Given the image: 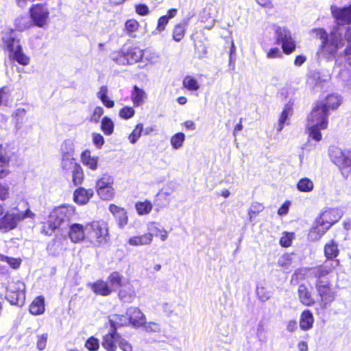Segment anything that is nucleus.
<instances>
[{"label": "nucleus", "instance_id": "nucleus-1", "mask_svg": "<svg viewBox=\"0 0 351 351\" xmlns=\"http://www.w3.org/2000/svg\"><path fill=\"white\" fill-rule=\"evenodd\" d=\"M317 38L321 40L318 47L316 55L318 59L331 60L337 57L338 51L345 45V40L347 45L343 52L339 55L335 61V66H340L341 57L344 56L345 60L351 56V29L348 27L343 37V31L339 27H334L330 36L326 31L322 28L315 29L313 31Z\"/></svg>", "mask_w": 351, "mask_h": 351}, {"label": "nucleus", "instance_id": "nucleus-2", "mask_svg": "<svg viewBox=\"0 0 351 351\" xmlns=\"http://www.w3.org/2000/svg\"><path fill=\"white\" fill-rule=\"evenodd\" d=\"M75 214L76 208L73 205L62 204L55 207L44 223L42 232L45 235H51L63 223L70 221Z\"/></svg>", "mask_w": 351, "mask_h": 351}, {"label": "nucleus", "instance_id": "nucleus-3", "mask_svg": "<svg viewBox=\"0 0 351 351\" xmlns=\"http://www.w3.org/2000/svg\"><path fill=\"white\" fill-rule=\"evenodd\" d=\"M343 212L338 208H326L316 219L315 224L309 233L311 241L319 240L335 223L339 221Z\"/></svg>", "mask_w": 351, "mask_h": 351}, {"label": "nucleus", "instance_id": "nucleus-4", "mask_svg": "<svg viewBox=\"0 0 351 351\" xmlns=\"http://www.w3.org/2000/svg\"><path fill=\"white\" fill-rule=\"evenodd\" d=\"M328 123V112L317 104L307 118L306 129L308 136L315 141L322 138L321 130H326Z\"/></svg>", "mask_w": 351, "mask_h": 351}, {"label": "nucleus", "instance_id": "nucleus-5", "mask_svg": "<svg viewBox=\"0 0 351 351\" xmlns=\"http://www.w3.org/2000/svg\"><path fill=\"white\" fill-rule=\"evenodd\" d=\"M88 239L95 245H101L108 242V226L104 221H93L86 223Z\"/></svg>", "mask_w": 351, "mask_h": 351}, {"label": "nucleus", "instance_id": "nucleus-6", "mask_svg": "<svg viewBox=\"0 0 351 351\" xmlns=\"http://www.w3.org/2000/svg\"><path fill=\"white\" fill-rule=\"evenodd\" d=\"M315 289L319 297V303L321 308L326 309L335 300V291L332 289L328 279L317 280Z\"/></svg>", "mask_w": 351, "mask_h": 351}, {"label": "nucleus", "instance_id": "nucleus-7", "mask_svg": "<svg viewBox=\"0 0 351 351\" xmlns=\"http://www.w3.org/2000/svg\"><path fill=\"white\" fill-rule=\"evenodd\" d=\"M29 15L34 26L46 28L49 24V10L46 3L34 4L29 8Z\"/></svg>", "mask_w": 351, "mask_h": 351}, {"label": "nucleus", "instance_id": "nucleus-8", "mask_svg": "<svg viewBox=\"0 0 351 351\" xmlns=\"http://www.w3.org/2000/svg\"><path fill=\"white\" fill-rule=\"evenodd\" d=\"M6 298L11 304L22 306L25 300V285L17 280L12 282L7 288Z\"/></svg>", "mask_w": 351, "mask_h": 351}, {"label": "nucleus", "instance_id": "nucleus-9", "mask_svg": "<svg viewBox=\"0 0 351 351\" xmlns=\"http://www.w3.org/2000/svg\"><path fill=\"white\" fill-rule=\"evenodd\" d=\"M34 213L29 209H27L23 213L6 214L2 218H0V231L2 232H8L14 229L19 221L25 218H34Z\"/></svg>", "mask_w": 351, "mask_h": 351}, {"label": "nucleus", "instance_id": "nucleus-10", "mask_svg": "<svg viewBox=\"0 0 351 351\" xmlns=\"http://www.w3.org/2000/svg\"><path fill=\"white\" fill-rule=\"evenodd\" d=\"M5 43L13 60L23 66L29 64L30 58L24 53L19 39L10 37L5 40Z\"/></svg>", "mask_w": 351, "mask_h": 351}, {"label": "nucleus", "instance_id": "nucleus-11", "mask_svg": "<svg viewBox=\"0 0 351 351\" xmlns=\"http://www.w3.org/2000/svg\"><path fill=\"white\" fill-rule=\"evenodd\" d=\"M331 12L338 25L351 23V5L344 8L332 5Z\"/></svg>", "mask_w": 351, "mask_h": 351}, {"label": "nucleus", "instance_id": "nucleus-12", "mask_svg": "<svg viewBox=\"0 0 351 351\" xmlns=\"http://www.w3.org/2000/svg\"><path fill=\"white\" fill-rule=\"evenodd\" d=\"M339 260H327L323 265L314 268L312 274H314L317 280L324 279L323 278L330 274L339 265Z\"/></svg>", "mask_w": 351, "mask_h": 351}, {"label": "nucleus", "instance_id": "nucleus-13", "mask_svg": "<svg viewBox=\"0 0 351 351\" xmlns=\"http://www.w3.org/2000/svg\"><path fill=\"white\" fill-rule=\"evenodd\" d=\"M87 229L82 223H73L69 226L68 235L72 243H78L83 241L86 238L85 231Z\"/></svg>", "mask_w": 351, "mask_h": 351}, {"label": "nucleus", "instance_id": "nucleus-14", "mask_svg": "<svg viewBox=\"0 0 351 351\" xmlns=\"http://www.w3.org/2000/svg\"><path fill=\"white\" fill-rule=\"evenodd\" d=\"M126 314L128 316L130 324L134 327L138 328L145 324L146 321L145 315L138 308L130 306L128 308Z\"/></svg>", "mask_w": 351, "mask_h": 351}, {"label": "nucleus", "instance_id": "nucleus-15", "mask_svg": "<svg viewBox=\"0 0 351 351\" xmlns=\"http://www.w3.org/2000/svg\"><path fill=\"white\" fill-rule=\"evenodd\" d=\"M94 191L93 189H85L80 186L77 188L73 193V201L78 205L82 206L86 204L93 197Z\"/></svg>", "mask_w": 351, "mask_h": 351}, {"label": "nucleus", "instance_id": "nucleus-16", "mask_svg": "<svg viewBox=\"0 0 351 351\" xmlns=\"http://www.w3.org/2000/svg\"><path fill=\"white\" fill-rule=\"evenodd\" d=\"M121 335L112 329L103 337L101 346L107 351H115L117 348Z\"/></svg>", "mask_w": 351, "mask_h": 351}, {"label": "nucleus", "instance_id": "nucleus-17", "mask_svg": "<svg viewBox=\"0 0 351 351\" xmlns=\"http://www.w3.org/2000/svg\"><path fill=\"white\" fill-rule=\"evenodd\" d=\"M109 210L115 217L119 228L121 229L124 228L128 222L126 210L123 208L113 204L109 206Z\"/></svg>", "mask_w": 351, "mask_h": 351}, {"label": "nucleus", "instance_id": "nucleus-18", "mask_svg": "<svg viewBox=\"0 0 351 351\" xmlns=\"http://www.w3.org/2000/svg\"><path fill=\"white\" fill-rule=\"evenodd\" d=\"M342 99L341 97L337 94H331L328 95L323 101L318 102L317 104L319 107H323L326 112H328L330 110L337 109L341 104Z\"/></svg>", "mask_w": 351, "mask_h": 351}, {"label": "nucleus", "instance_id": "nucleus-19", "mask_svg": "<svg viewBox=\"0 0 351 351\" xmlns=\"http://www.w3.org/2000/svg\"><path fill=\"white\" fill-rule=\"evenodd\" d=\"M147 234L152 235V242L153 241L154 237H158L161 241H165L169 237V232L165 228H160L158 223L152 221L147 224Z\"/></svg>", "mask_w": 351, "mask_h": 351}, {"label": "nucleus", "instance_id": "nucleus-20", "mask_svg": "<svg viewBox=\"0 0 351 351\" xmlns=\"http://www.w3.org/2000/svg\"><path fill=\"white\" fill-rule=\"evenodd\" d=\"M81 162L87 168L96 171L98 168L99 158L92 155L89 150H85L81 154Z\"/></svg>", "mask_w": 351, "mask_h": 351}, {"label": "nucleus", "instance_id": "nucleus-21", "mask_svg": "<svg viewBox=\"0 0 351 351\" xmlns=\"http://www.w3.org/2000/svg\"><path fill=\"white\" fill-rule=\"evenodd\" d=\"M128 244L132 247L149 245L152 243V235L145 233L140 235L130 237L127 241Z\"/></svg>", "mask_w": 351, "mask_h": 351}, {"label": "nucleus", "instance_id": "nucleus-22", "mask_svg": "<svg viewBox=\"0 0 351 351\" xmlns=\"http://www.w3.org/2000/svg\"><path fill=\"white\" fill-rule=\"evenodd\" d=\"M298 293L299 300L302 304L311 306L315 304V300L311 291L304 285H300L299 286Z\"/></svg>", "mask_w": 351, "mask_h": 351}, {"label": "nucleus", "instance_id": "nucleus-23", "mask_svg": "<svg viewBox=\"0 0 351 351\" xmlns=\"http://www.w3.org/2000/svg\"><path fill=\"white\" fill-rule=\"evenodd\" d=\"M88 286L95 293L102 296H108L112 292L107 282L103 280H97L93 283H89Z\"/></svg>", "mask_w": 351, "mask_h": 351}, {"label": "nucleus", "instance_id": "nucleus-24", "mask_svg": "<svg viewBox=\"0 0 351 351\" xmlns=\"http://www.w3.org/2000/svg\"><path fill=\"white\" fill-rule=\"evenodd\" d=\"M131 99L134 106H140L147 99V94L143 88L134 86L131 93Z\"/></svg>", "mask_w": 351, "mask_h": 351}, {"label": "nucleus", "instance_id": "nucleus-25", "mask_svg": "<svg viewBox=\"0 0 351 351\" xmlns=\"http://www.w3.org/2000/svg\"><path fill=\"white\" fill-rule=\"evenodd\" d=\"M110 329L117 331V329L122 326L130 324L128 316L124 315L114 314L110 317Z\"/></svg>", "mask_w": 351, "mask_h": 351}, {"label": "nucleus", "instance_id": "nucleus-26", "mask_svg": "<svg viewBox=\"0 0 351 351\" xmlns=\"http://www.w3.org/2000/svg\"><path fill=\"white\" fill-rule=\"evenodd\" d=\"M314 324V317L309 310H304L300 317V327L302 330L311 329Z\"/></svg>", "mask_w": 351, "mask_h": 351}, {"label": "nucleus", "instance_id": "nucleus-27", "mask_svg": "<svg viewBox=\"0 0 351 351\" xmlns=\"http://www.w3.org/2000/svg\"><path fill=\"white\" fill-rule=\"evenodd\" d=\"M136 291L131 285L121 289L119 292V298L123 302L132 303L136 298Z\"/></svg>", "mask_w": 351, "mask_h": 351}, {"label": "nucleus", "instance_id": "nucleus-28", "mask_svg": "<svg viewBox=\"0 0 351 351\" xmlns=\"http://www.w3.org/2000/svg\"><path fill=\"white\" fill-rule=\"evenodd\" d=\"M339 254L338 244L335 241L330 240L325 244L324 256L327 260H335Z\"/></svg>", "mask_w": 351, "mask_h": 351}, {"label": "nucleus", "instance_id": "nucleus-29", "mask_svg": "<svg viewBox=\"0 0 351 351\" xmlns=\"http://www.w3.org/2000/svg\"><path fill=\"white\" fill-rule=\"evenodd\" d=\"M45 309V299L43 296L36 298L29 306V312L34 315L43 314Z\"/></svg>", "mask_w": 351, "mask_h": 351}, {"label": "nucleus", "instance_id": "nucleus-30", "mask_svg": "<svg viewBox=\"0 0 351 351\" xmlns=\"http://www.w3.org/2000/svg\"><path fill=\"white\" fill-rule=\"evenodd\" d=\"M14 25L17 30L23 32L32 27L34 25L31 17L28 16H20L15 19Z\"/></svg>", "mask_w": 351, "mask_h": 351}, {"label": "nucleus", "instance_id": "nucleus-31", "mask_svg": "<svg viewBox=\"0 0 351 351\" xmlns=\"http://www.w3.org/2000/svg\"><path fill=\"white\" fill-rule=\"evenodd\" d=\"M114 178L108 173H104L98 178L95 184V190H101L106 188L113 187Z\"/></svg>", "mask_w": 351, "mask_h": 351}, {"label": "nucleus", "instance_id": "nucleus-32", "mask_svg": "<svg viewBox=\"0 0 351 351\" xmlns=\"http://www.w3.org/2000/svg\"><path fill=\"white\" fill-rule=\"evenodd\" d=\"M9 158L5 149L0 145V178H4L9 173Z\"/></svg>", "mask_w": 351, "mask_h": 351}, {"label": "nucleus", "instance_id": "nucleus-33", "mask_svg": "<svg viewBox=\"0 0 351 351\" xmlns=\"http://www.w3.org/2000/svg\"><path fill=\"white\" fill-rule=\"evenodd\" d=\"M127 58L130 64L136 63L140 61L143 56V51L138 47L130 48L125 50Z\"/></svg>", "mask_w": 351, "mask_h": 351}, {"label": "nucleus", "instance_id": "nucleus-34", "mask_svg": "<svg viewBox=\"0 0 351 351\" xmlns=\"http://www.w3.org/2000/svg\"><path fill=\"white\" fill-rule=\"evenodd\" d=\"M296 187L300 192L310 193L314 189V183L310 178H303L298 180Z\"/></svg>", "mask_w": 351, "mask_h": 351}, {"label": "nucleus", "instance_id": "nucleus-35", "mask_svg": "<svg viewBox=\"0 0 351 351\" xmlns=\"http://www.w3.org/2000/svg\"><path fill=\"white\" fill-rule=\"evenodd\" d=\"M78 165L75 162L74 156H61L60 167L64 171H71Z\"/></svg>", "mask_w": 351, "mask_h": 351}, {"label": "nucleus", "instance_id": "nucleus-36", "mask_svg": "<svg viewBox=\"0 0 351 351\" xmlns=\"http://www.w3.org/2000/svg\"><path fill=\"white\" fill-rule=\"evenodd\" d=\"M187 25L188 21H184L182 23H178L175 26L173 32V38L174 40H176V42H179L183 38L185 34L186 27L187 26Z\"/></svg>", "mask_w": 351, "mask_h": 351}, {"label": "nucleus", "instance_id": "nucleus-37", "mask_svg": "<svg viewBox=\"0 0 351 351\" xmlns=\"http://www.w3.org/2000/svg\"><path fill=\"white\" fill-rule=\"evenodd\" d=\"M114 124L111 119L104 117L101 119V129L105 135L109 136L113 133Z\"/></svg>", "mask_w": 351, "mask_h": 351}, {"label": "nucleus", "instance_id": "nucleus-38", "mask_svg": "<svg viewBox=\"0 0 351 351\" xmlns=\"http://www.w3.org/2000/svg\"><path fill=\"white\" fill-rule=\"evenodd\" d=\"M185 134L182 132H178L173 135L170 139V143L174 149H180L185 141Z\"/></svg>", "mask_w": 351, "mask_h": 351}, {"label": "nucleus", "instance_id": "nucleus-39", "mask_svg": "<svg viewBox=\"0 0 351 351\" xmlns=\"http://www.w3.org/2000/svg\"><path fill=\"white\" fill-rule=\"evenodd\" d=\"M183 86L191 91H195L199 88V84L197 80L191 75H187L184 78Z\"/></svg>", "mask_w": 351, "mask_h": 351}, {"label": "nucleus", "instance_id": "nucleus-40", "mask_svg": "<svg viewBox=\"0 0 351 351\" xmlns=\"http://www.w3.org/2000/svg\"><path fill=\"white\" fill-rule=\"evenodd\" d=\"M61 156H74V144L71 140H65L60 146Z\"/></svg>", "mask_w": 351, "mask_h": 351}, {"label": "nucleus", "instance_id": "nucleus-41", "mask_svg": "<svg viewBox=\"0 0 351 351\" xmlns=\"http://www.w3.org/2000/svg\"><path fill=\"white\" fill-rule=\"evenodd\" d=\"M98 196L105 201H110L113 199L115 195V190L114 187H108L101 190L96 191Z\"/></svg>", "mask_w": 351, "mask_h": 351}, {"label": "nucleus", "instance_id": "nucleus-42", "mask_svg": "<svg viewBox=\"0 0 351 351\" xmlns=\"http://www.w3.org/2000/svg\"><path fill=\"white\" fill-rule=\"evenodd\" d=\"M136 209L141 215H147L152 210V204L149 201L137 202Z\"/></svg>", "mask_w": 351, "mask_h": 351}, {"label": "nucleus", "instance_id": "nucleus-43", "mask_svg": "<svg viewBox=\"0 0 351 351\" xmlns=\"http://www.w3.org/2000/svg\"><path fill=\"white\" fill-rule=\"evenodd\" d=\"M0 261L6 262L12 269H18L21 264V258L10 257L0 253Z\"/></svg>", "mask_w": 351, "mask_h": 351}, {"label": "nucleus", "instance_id": "nucleus-44", "mask_svg": "<svg viewBox=\"0 0 351 351\" xmlns=\"http://www.w3.org/2000/svg\"><path fill=\"white\" fill-rule=\"evenodd\" d=\"M73 171V182L75 185L82 183L84 180V171L80 165L71 169Z\"/></svg>", "mask_w": 351, "mask_h": 351}, {"label": "nucleus", "instance_id": "nucleus-45", "mask_svg": "<svg viewBox=\"0 0 351 351\" xmlns=\"http://www.w3.org/2000/svg\"><path fill=\"white\" fill-rule=\"evenodd\" d=\"M292 114V109L289 106H285L283 111L281 113V115L279 119L278 128V131L280 132L283 128L286 121L288 119L289 117Z\"/></svg>", "mask_w": 351, "mask_h": 351}, {"label": "nucleus", "instance_id": "nucleus-46", "mask_svg": "<svg viewBox=\"0 0 351 351\" xmlns=\"http://www.w3.org/2000/svg\"><path fill=\"white\" fill-rule=\"evenodd\" d=\"M143 130V125L142 123H138L136 125L133 131L128 136V139L132 144H134L141 137Z\"/></svg>", "mask_w": 351, "mask_h": 351}, {"label": "nucleus", "instance_id": "nucleus-47", "mask_svg": "<svg viewBox=\"0 0 351 351\" xmlns=\"http://www.w3.org/2000/svg\"><path fill=\"white\" fill-rule=\"evenodd\" d=\"M275 32L278 43H282L285 39H288L291 36L290 32L285 27H277Z\"/></svg>", "mask_w": 351, "mask_h": 351}, {"label": "nucleus", "instance_id": "nucleus-48", "mask_svg": "<svg viewBox=\"0 0 351 351\" xmlns=\"http://www.w3.org/2000/svg\"><path fill=\"white\" fill-rule=\"evenodd\" d=\"M293 238L294 234L293 232H284L280 239V245L284 247H289L292 243Z\"/></svg>", "mask_w": 351, "mask_h": 351}, {"label": "nucleus", "instance_id": "nucleus-49", "mask_svg": "<svg viewBox=\"0 0 351 351\" xmlns=\"http://www.w3.org/2000/svg\"><path fill=\"white\" fill-rule=\"evenodd\" d=\"M282 47L285 53H291L295 49V44L291 38V36L288 39H285L282 43Z\"/></svg>", "mask_w": 351, "mask_h": 351}, {"label": "nucleus", "instance_id": "nucleus-50", "mask_svg": "<svg viewBox=\"0 0 351 351\" xmlns=\"http://www.w3.org/2000/svg\"><path fill=\"white\" fill-rule=\"evenodd\" d=\"M291 263H292L291 256L288 254H283L278 260V265L284 268L285 269H289Z\"/></svg>", "mask_w": 351, "mask_h": 351}, {"label": "nucleus", "instance_id": "nucleus-51", "mask_svg": "<svg viewBox=\"0 0 351 351\" xmlns=\"http://www.w3.org/2000/svg\"><path fill=\"white\" fill-rule=\"evenodd\" d=\"M263 206L258 202L253 203L248 211V215L250 219L252 221L254 217L256 216L257 214L261 213L263 210Z\"/></svg>", "mask_w": 351, "mask_h": 351}, {"label": "nucleus", "instance_id": "nucleus-52", "mask_svg": "<svg viewBox=\"0 0 351 351\" xmlns=\"http://www.w3.org/2000/svg\"><path fill=\"white\" fill-rule=\"evenodd\" d=\"M135 110L132 107L124 106L119 111V117L123 119H129L134 117Z\"/></svg>", "mask_w": 351, "mask_h": 351}, {"label": "nucleus", "instance_id": "nucleus-53", "mask_svg": "<svg viewBox=\"0 0 351 351\" xmlns=\"http://www.w3.org/2000/svg\"><path fill=\"white\" fill-rule=\"evenodd\" d=\"M113 60L119 64L125 65L129 64V60L127 58V56L125 49H122L115 56L113 57Z\"/></svg>", "mask_w": 351, "mask_h": 351}, {"label": "nucleus", "instance_id": "nucleus-54", "mask_svg": "<svg viewBox=\"0 0 351 351\" xmlns=\"http://www.w3.org/2000/svg\"><path fill=\"white\" fill-rule=\"evenodd\" d=\"M144 330L149 333H158L160 332V326L156 322H148L143 324Z\"/></svg>", "mask_w": 351, "mask_h": 351}, {"label": "nucleus", "instance_id": "nucleus-55", "mask_svg": "<svg viewBox=\"0 0 351 351\" xmlns=\"http://www.w3.org/2000/svg\"><path fill=\"white\" fill-rule=\"evenodd\" d=\"M125 27L129 33H133L138 30L139 23L135 19H129L125 22Z\"/></svg>", "mask_w": 351, "mask_h": 351}, {"label": "nucleus", "instance_id": "nucleus-56", "mask_svg": "<svg viewBox=\"0 0 351 351\" xmlns=\"http://www.w3.org/2000/svg\"><path fill=\"white\" fill-rule=\"evenodd\" d=\"M122 276L117 271L112 272L108 276V280L112 285L119 286L122 282Z\"/></svg>", "mask_w": 351, "mask_h": 351}, {"label": "nucleus", "instance_id": "nucleus-57", "mask_svg": "<svg viewBox=\"0 0 351 351\" xmlns=\"http://www.w3.org/2000/svg\"><path fill=\"white\" fill-rule=\"evenodd\" d=\"M85 346L89 350H97L99 347V340L94 337H91L86 341Z\"/></svg>", "mask_w": 351, "mask_h": 351}, {"label": "nucleus", "instance_id": "nucleus-58", "mask_svg": "<svg viewBox=\"0 0 351 351\" xmlns=\"http://www.w3.org/2000/svg\"><path fill=\"white\" fill-rule=\"evenodd\" d=\"M9 186L7 184L0 182V199L5 201L9 198Z\"/></svg>", "mask_w": 351, "mask_h": 351}, {"label": "nucleus", "instance_id": "nucleus-59", "mask_svg": "<svg viewBox=\"0 0 351 351\" xmlns=\"http://www.w3.org/2000/svg\"><path fill=\"white\" fill-rule=\"evenodd\" d=\"M104 114V109L101 106H97L90 117V121L92 122L97 123L102 114Z\"/></svg>", "mask_w": 351, "mask_h": 351}, {"label": "nucleus", "instance_id": "nucleus-60", "mask_svg": "<svg viewBox=\"0 0 351 351\" xmlns=\"http://www.w3.org/2000/svg\"><path fill=\"white\" fill-rule=\"evenodd\" d=\"M93 144L97 147L101 148L104 143V138L99 133H93L92 134Z\"/></svg>", "mask_w": 351, "mask_h": 351}, {"label": "nucleus", "instance_id": "nucleus-61", "mask_svg": "<svg viewBox=\"0 0 351 351\" xmlns=\"http://www.w3.org/2000/svg\"><path fill=\"white\" fill-rule=\"evenodd\" d=\"M47 337V334H43L38 336L37 348L39 350H43L45 348Z\"/></svg>", "mask_w": 351, "mask_h": 351}, {"label": "nucleus", "instance_id": "nucleus-62", "mask_svg": "<svg viewBox=\"0 0 351 351\" xmlns=\"http://www.w3.org/2000/svg\"><path fill=\"white\" fill-rule=\"evenodd\" d=\"M282 52L278 47H273L267 52V58L269 59L278 58L281 57Z\"/></svg>", "mask_w": 351, "mask_h": 351}, {"label": "nucleus", "instance_id": "nucleus-63", "mask_svg": "<svg viewBox=\"0 0 351 351\" xmlns=\"http://www.w3.org/2000/svg\"><path fill=\"white\" fill-rule=\"evenodd\" d=\"M118 345L123 351H132L133 350L130 343L123 339L121 336L120 337Z\"/></svg>", "mask_w": 351, "mask_h": 351}, {"label": "nucleus", "instance_id": "nucleus-64", "mask_svg": "<svg viewBox=\"0 0 351 351\" xmlns=\"http://www.w3.org/2000/svg\"><path fill=\"white\" fill-rule=\"evenodd\" d=\"M136 12L141 16H146L149 14V10L145 4H138L135 6Z\"/></svg>", "mask_w": 351, "mask_h": 351}]
</instances>
